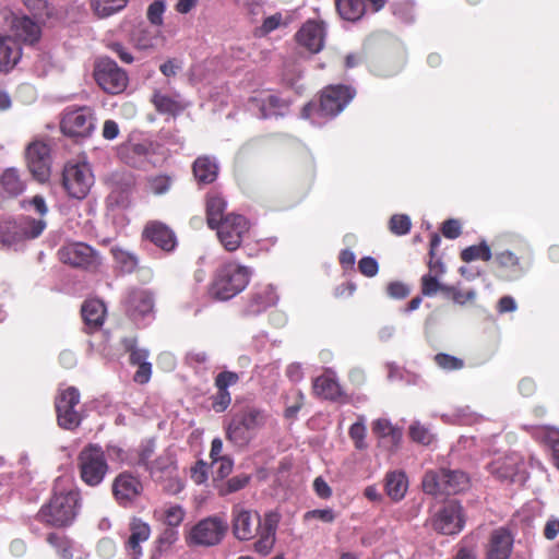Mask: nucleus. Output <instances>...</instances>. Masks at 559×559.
Here are the masks:
<instances>
[{
    "mask_svg": "<svg viewBox=\"0 0 559 559\" xmlns=\"http://www.w3.org/2000/svg\"><path fill=\"white\" fill-rule=\"evenodd\" d=\"M231 516L233 533L237 539L250 540L257 537L253 545L254 551L261 556L271 554L277 528V520L274 514L269 513L261 520L257 512L236 504L233 508Z\"/></svg>",
    "mask_w": 559,
    "mask_h": 559,
    "instance_id": "f257e3e1",
    "label": "nucleus"
},
{
    "mask_svg": "<svg viewBox=\"0 0 559 559\" xmlns=\"http://www.w3.org/2000/svg\"><path fill=\"white\" fill-rule=\"evenodd\" d=\"M24 209H33L40 215L39 218L31 216H21L16 222H0V242L4 246L12 247L19 242L39 237L45 230L47 224L43 216L48 212L45 199L35 195L31 200L22 202Z\"/></svg>",
    "mask_w": 559,
    "mask_h": 559,
    "instance_id": "f03ea898",
    "label": "nucleus"
},
{
    "mask_svg": "<svg viewBox=\"0 0 559 559\" xmlns=\"http://www.w3.org/2000/svg\"><path fill=\"white\" fill-rule=\"evenodd\" d=\"M64 481V479L56 481L52 498L38 513L40 521L53 526H66L72 523L79 509V492L70 485L63 486Z\"/></svg>",
    "mask_w": 559,
    "mask_h": 559,
    "instance_id": "7ed1b4c3",
    "label": "nucleus"
},
{
    "mask_svg": "<svg viewBox=\"0 0 559 559\" xmlns=\"http://www.w3.org/2000/svg\"><path fill=\"white\" fill-rule=\"evenodd\" d=\"M251 272L235 262L222 265L212 282L210 295L217 300H228L241 293L248 285Z\"/></svg>",
    "mask_w": 559,
    "mask_h": 559,
    "instance_id": "20e7f679",
    "label": "nucleus"
},
{
    "mask_svg": "<svg viewBox=\"0 0 559 559\" xmlns=\"http://www.w3.org/2000/svg\"><path fill=\"white\" fill-rule=\"evenodd\" d=\"M269 420V415L258 408H248L235 415L226 428V438L238 448L247 447Z\"/></svg>",
    "mask_w": 559,
    "mask_h": 559,
    "instance_id": "39448f33",
    "label": "nucleus"
},
{
    "mask_svg": "<svg viewBox=\"0 0 559 559\" xmlns=\"http://www.w3.org/2000/svg\"><path fill=\"white\" fill-rule=\"evenodd\" d=\"M228 530L225 518L211 515L198 521L186 535L189 546L213 547L222 543Z\"/></svg>",
    "mask_w": 559,
    "mask_h": 559,
    "instance_id": "423d86ee",
    "label": "nucleus"
},
{
    "mask_svg": "<svg viewBox=\"0 0 559 559\" xmlns=\"http://www.w3.org/2000/svg\"><path fill=\"white\" fill-rule=\"evenodd\" d=\"M62 183L69 197L84 199L94 185V174L85 159L70 160L64 165Z\"/></svg>",
    "mask_w": 559,
    "mask_h": 559,
    "instance_id": "0eeeda50",
    "label": "nucleus"
},
{
    "mask_svg": "<svg viewBox=\"0 0 559 559\" xmlns=\"http://www.w3.org/2000/svg\"><path fill=\"white\" fill-rule=\"evenodd\" d=\"M469 485L468 476L462 471H429L423 479V488L429 495H456Z\"/></svg>",
    "mask_w": 559,
    "mask_h": 559,
    "instance_id": "6e6552de",
    "label": "nucleus"
},
{
    "mask_svg": "<svg viewBox=\"0 0 559 559\" xmlns=\"http://www.w3.org/2000/svg\"><path fill=\"white\" fill-rule=\"evenodd\" d=\"M78 466L81 479L91 487L102 484L108 472L104 451L96 444H88L80 452Z\"/></svg>",
    "mask_w": 559,
    "mask_h": 559,
    "instance_id": "1a4fd4ad",
    "label": "nucleus"
},
{
    "mask_svg": "<svg viewBox=\"0 0 559 559\" xmlns=\"http://www.w3.org/2000/svg\"><path fill=\"white\" fill-rule=\"evenodd\" d=\"M94 76L97 84L109 94H119L127 87L128 76L109 58H100L95 64Z\"/></svg>",
    "mask_w": 559,
    "mask_h": 559,
    "instance_id": "9d476101",
    "label": "nucleus"
},
{
    "mask_svg": "<svg viewBox=\"0 0 559 559\" xmlns=\"http://www.w3.org/2000/svg\"><path fill=\"white\" fill-rule=\"evenodd\" d=\"M58 255L62 263L85 270H96L102 263L98 252L83 242H72L61 247Z\"/></svg>",
    "mask_w": 559,
    "mask_h": 559,
    "instance_id": "9b49d317",
    "label": "nucleus"
},
{
    "mask_svg": "<svg viewBox=\"0 0 559 559\" xmlns=\"http://www.w3.org/2000/svg\"><path fill=\"white\" fill-rule=\"evenodd\" d=\"M215 229L223 247L228 251H235L249 231V222L242 215L231 213L226 215Z\"/></svg>",
    "mask_w": 559,
    "mask_h": 559,
    "instance_id": "f8f14e48",
    "label": "nucleus"
},
{
    "mask_svg": "<svg viewBox=\"0 0 559 559\" xmlns=\"http://www.w3.org/2000/svg\"><path fill=\"white\" fill-rule=\"evenodd\" d=\"M80 404L79 391L70 386L60 391L56 397L58 424L66 429H73L81 423L82 416L78 406Z\"/></svg>",
    "mask_w": 559,
    "mask_h": 559,
    "instance_id": "ddd939ff",
    "label": "nucleus"
},
{
    "mask_svg": "<svg viewBox=\"0 0 559 559\" xmlns=\"http://www.w3.org/2000/svg\"><path fill=\"white\" fill-rule=\"evenodd\" d=\"M489 472L499 479L524 484L526 480L525 464L521 455L510 453L496 457L489 465Z\"/></svg>",
    "mask_w": 559,
    "mask_h": 559,
    "instance_id": "4468645a",
    "label": "nucleus"
},
{
    "mask_svg": "<svg viewBox=\"0 0 559 559\" xmlns=\"http://www.w3.org/2000/svg\"><path fill=\"white\" fill-rule=\"evenodd\" d=\"M95 128L93 112L90 108L67 109L61 120V130L74 138L88 136Z\"/></svg>",
    "mask_w": 559,
    "mask_h": 559,
    "instance_id": "2eb2a0df",
    "label": "nucleus"
},
{
    "mask_svg": "<svg viewBox=\"0 0 559 559\" xmlns=\"http://www.w3.org/2000/svg\"><path fill=\"white\" fill-rule=\"evenodd\" d=\"M355 91L344 85H332L326 87L320 99L318 111L325 117H335L354 98Z\"/></svg>",
    "mask_w": 559,
    "mask_h": 559,
    "instance_id": "dca6fc26",
    "label": "nucleus"
},
{
    "mask_svg": "<svg viewBox=\"0 0 559 559\" xmlns=\"http://www.w3.org/2000/svg\"><path fill=\"white\" fill-rule=\"evenodd\" d=\"M26 163L33 177L39 182H45L50 176V150L39 140L28 144L26 148Z\"/></svg>",
    "mask_w": 559,
    "mask_h": 559,
    "instance_id": "f3484780",
    "label": "nucleus"
},
{
    "mask_svg": "<svg viewBox=\"0 0 559 559\" xmlns=\"http://www.w3.org/2000/svg\"><path fill=\"white\" fill-rule=\"evenodd\" d=\"M431 525L433 530L444 535L461 532L464 525L461 506L455 501L447 503L432 516Z\"/></svg>",
    "mask_w": 559,
    "mask_h": 559,
    "instance_id": "a211bd4d",
    "label": "nucleus"
},
{
    "mask_svg": "<svg viewBox=\"0 0 559 559\" xmlns=\"http://www.w3.org/2000/svg\"><path fill=\"white\" fill-rule=\"evenodd\" d=\"M112 495L121 506L132 503L143 491V484L138 476L122 472L112 481Z\"/></svg>",
    "mask_w": 559,
    "mask_h": 559,
    "instance_id": "6ab92c4d",
    "label": "nucleus"
},
{
    "mask_svg": "<svg viewBox=\"0 0 559 559\" xmlns=\"http://www.w3.org/2000/svg\"><path fill=\"white\" fill-rule=\"evenodd\" d=\"M129 537L126 542V551L129 559H141L143 555L142 544L151 536V526L141 519H132L129 524Z\"/></svg>",
    "mask_w": 559,
    "mask_h": 559,
    "instance_id": "aec40b11",
    "label": "nucleus"
},
{
    "mask_svg": "<svg viewBox=\"0 0 559 559\" xmlns=\"http://www.w3.org/2000/svg\"><path fill=\"white\" fill-rule=\"evenodd\" d=\"M325 28L321 22L308 21L296 34V39L300 46L308 51L317 53L324 46Z\"/></svg>",
    "mask_w": 559,
    "mask_h": 559,
    "instance_id": "412c9836",
    "label": "nucleus"
},
{
    "mask_svg": "<svg viewBox=\"0 0 559 559\" xmlns=\"http://www.w3.org/2000/svg\"><path fill=\"white\" fill-rule=\"evenodd\" d=\"M313 393L324 400L342 401L345 393L340 385L335 372L326 369L322 376L317 377L312 384Z\"/></svg>",
    "mask_w": 559,
    "mask_h": 559,
    "instance_id": "4be33fe9",
    "label": "nucleus"
},
{
    "mask_svg": "<svg viewBox=\"0 0 559 559\" xmlns=\"http://www.w3.org/2000/svg\"><path fill=\"white\" fill-rule=\"evenodd\" d=\"M513 548V536L504 528L495 530L489 538L486 556L487 559H509Z\"/></svg>",
    "mask_w": 559,
    "mask_h": 559,
    "instance_id": "5701e85b",
    "label": "nucleus"
},
{
    "mask_svg": "<svg viewBox=\"0 0 559 559\" xmlns=\"http://www.w3.org/2000/svg\"><path fill=\"white\" fill-rule=\"evenodd\" d=\"M144 236L155 246L165 251H171L177 245L174 231L165 224L159 222H151L145 226Z\"/></svg>",
    "mask_w": 559,
    "mask_h": 559,
    "instance_id": "b1692460",
    "label": "nucleus"
},
{
    "mask_svg": "<svg viewBox=\"0 0 559 559\" xmlns=\"http://www.w3.org/2000/svg\"><path fill=\"white\" fill-rule=\"evenodd\" d=\"M251 106L259 109L262 118L283 115L287 104L276 95L263 92L251 98Z\"/></svg>",
    "mask_w": 559,
    "mask_h": 559,
    "instance_id": "393cba45",
    "label": "nucleus"
},
{
    "mask_svg": "<svg viewBox=\"0 0 559 559\" xmlns=\"http://www.w3.org/2000/svg\"><path fill=\"white\" fill-rule=\"evenodd\" d=\"M153 297L146 290H133L128 298V313L139 321L150 316L153 311Z\"/></svg>",
    "mask_w": 559,
    "mask_h": 559,
    "instance_id": "a878e982",
    "label": "nucleus"
},
{
    "mask_svg": "<svg viewBox=\"0 0 559 559\" xmlns=\"http://www.w3.org/2000/svg\"><path fill=\"white\" fill-rule=\"evenodd\" d=\"M21 56V46L13 37H0V72L12 70L20 61Z\"/></svg>",
    "mask_w": 559,
    "mask_h": 559,
    "instance_id": "bb28decb",
    "label": "nucleus"
},
{
    "mask_svg": "<svg viewBox=\"0 0 559 559\" xmlns=\"http://www.w3.org/2000/svg\"><path fill=\"white\" fill-rule=\"evenodd\" d=\"M12 31L16 37L26 44H35L41 36L40 26L27 16L15 17Z\"/></svg>",
    "mask_w": 559,
    "mask_h": 559,
    "instance_id": "cd10ccee",
    "label": "nucleus"
},
{
    "mask_svg": "<svg viewBox=\"0 0 559 559\" xmlns=\"http://www.w3.org/2000/svg\"><path fill=\"white\" fill-rule=\"evenodd\" d=\"M81 311L84 323L90 330H96L102 326L106 316V307L102 300H86Z\"/></svg>",
    "mask_w": 559,
    "mask_h": 559,
    "instance_id": "c85d7f7f",
    "label": "nucleus"
},
{
    "mask_svg": "<svg viewBox=\"0 0 559 559\" xmlns=\"http://www.w3.org/2000/svg\"><path fill=\"white\" fill-rule=\"evenodd\" d=\"M152 102L157 111L173 116L181 112L187 107V104L178 94L168 95L159 91L153 94Z\"/></svg>",
    "mask_w": 559,
    "mask_h": 559,
    "instance_id": "c756f323",
    "label": "nucleus"
},
{
    "mask_svg": "<svg viewBox=\"0 0 559 559\" xmlns=\"http://www.w3.org/2000/svg\"><path fill=\"white\" fill-rule=\"evenodd\" d=\"M25 183L15 168L5 169L0 176V198H13L21 194Z\"/></svg>",
    "mask_w": 559,
    "mask_h": 559,
    "instance_id": "7c9ffc66",
    "label": "nucleus"
},
{
    "mask_svg": "<svg viewBox=\"0 0 559 559\" xmlns=\"http://www.w3.org/2000/svg\"><path fill=\"white\" fill-rule=\"evenodd\" d=\"M193 174L199 182H213L218 174V166L216 160L209 156H202L197 158L193 164Z\"/></svg>",
    "mask_w": 559,
    "mask_h": 559,
    "instance_id": "2f4dec72",
    "label": "nucleus"
},
{
    "mask_svg": "<svg viewBox=\"0 0 559 559\" xmlns=\"http://www.w3.org/2000/svg\"><path fill=\"white\" fill-rule=\"evenodd\" d=\"M152 477L156 481L163 480L165 475L176 472L175 457L170 451H164L156 460L151 462L147 467Z\"/></svg>",
    "mask_w": 559,
    "mask_h": 559,
    "instance_id": "473e14b6",
    "label": "nucleus"
},
{
    "mask_svg": "<svg viewBox=\"0 0 559 559\" xmlns=\"http://www.w3.org/2000/svg\"><path fill=\"white\" fill-rule=\"evenodd\" d=\"M132 40L138 49L147 50L158 46L164 37L157 28H139L134 32Z\"/></svg>",
    "mask_w": 559,
    "mask_h": 559,
    "instance_id": "72a5a7b5",
    "label": "nucleus"
},
{
    "mask_svg": "<svg viewBox=\"0 0 559 559\" xmlns=\"http://www.w3.org/2000/svg\"><path fill=\"white\" fill-rule=\"evenodd\" d=\"M226 201L217 193H211L206 201V219L210 228H216L225 216Z\"/></svg>",
    "mask_w": 559,
    "mask_h": 559,
    "instance_id": "f704fd0d",
    "label": "nucleus"
},
{
    "mask_svg": "<svg viewBox=\"0 0 559 559\" xmlns=\"http://www.w3.org/2000/svg\"><path fill=\"white\" fill-rule=\"evenodd\" d=\"M372 431L381 439H389V441L396 445L402 439V430L393 426L386 418H379L372 423Z\"/></svg>",
    "mask_w": 559,
    "mask_h": 559,
    "instance_id": "c9c22d12",
    "label": "nucleus"
},
{
    "mask_svg": "<svg viewBox=\"0 0 559 559\" xmlns=\"http://www.w3.org/2000/svg\"><path fill=\"white\" fill-rule=\"evenodd\" d=\"M340 15L347 21L359 20L366 11L365 0H336Z\"/></svg>",
    "mask_w": 559,
    "mask_h": 559,
    "instance_id": "e433bc0d",
    "label": "nucleus"
},
{
    "mask_svg": "<svg viewBox=\"0 0 559 559\" xmlns=\"http://www.w3.org/2000/svg\"><path fill=\"white\" fill-rule=\"evenodd\" d=\"M407 487V479L404 473L393 472L386 476V492L393 500H401L404 497Z\"/></svg>",
    "mask_w": 559,
    "mask_h": 559,
    "instance_id": "4c0bfd02",
    "label": "nucleus"
},
{
    "mask_svg": "<svg viewBox=\"0 0 559 559\" xmlns=\"http://www.w3.org/2000/svg\"><path fill=\"white\" fill-rule=\"evenodd\" d=\"M128 0H91V7L99 17L110 16L122 10Z\"/></svg>",
    "mask_w": 559,
    "mask_h": 559,
    "instance_id": "58836bf2",
    "label": "nucleus"
},
{
    "mask_svg": "<svg viewBox=\"0 0 559 559\" xmlns=\"http://www.w3.org/2000/svg\"><path fill=\"white\" fill-rule=\"evenodd\" d=\"M350 439L353 440L355 448L357 450L367 449L368 444L366 442L367 436V427H366V418L362 415L358 416L356 423H354L348 431Z\"/></svg>",
    "mask_w": 559,
    "mask_h": 559,
    "instance_id": "ea45409f",
    "label": "nucleus"
},
{
    "mask_svg": "<svg viewBox=\"0 0 559 559\" xmlns=\"http://www.w3.org/2000/svg\"><path fill=\"white\" fill-rule=\"evenodd\" d=\"M491 257V250L485 241L478 246L467 247L461 253V258L465 262H471L474 260L489 261Z\"/></svg>",
    "mask_w": 559,
    "mask_h": 559,
    "instance_id": "a19ab883",
    "label": "nucleus"
},
{
    "mask_svg": "<svg viewBox=\"0 0 559 559\" xmlns=\"http://www.w3.org/2000/svg\"><path fill=\"white\" fill-rule=\"evenodd\" d=\"M111 253L123 272L130 273L135 270L138 258L133 253L118 247H112Z\"/></svg>",
    "mask_w": 559,
    "mask_h": 559,
    "instance_id": "79ce46f5",
    "label": "nucleus"
},
{
    "mask_svg": "<svg viewBox=\"0 0 559 559\" xmlns=\"http://www.w3.org/2000/svg\"><path fill=\"white\" fill-rule=\"evenodd\" d=\"M186 516V511L179 504H169L163 510L162 520L170 527L179 526Z\"/></svg>",
    "mask_w": 559,
    "mask_h": 559,
    "instance_id": "37998d69",
    "label": "nucleus"
},
{
    "mask_svg": "<svg viewBox=\"0 0 559 559\" xmlns=\"http://www.w3.org/2000/svg\"><path fill=\"white\" fill-rule=\"evenodd\" d=\"M409 437L413 441L424 445L430 444L433 440V435L430 429L419 421H414L409 426Z\"/></svg>",
    "mask_w": 559,
    "mask_h": 559,
    "instance_id": "c03bdc74",
    "label": "nucleus"
},
{
    "mask_svg": "<svg viewBox=\"0 0 559 559\" xmlns=\"http://www.w3.org/2000/svg\"><path fill=\"white\" fill-rule=\"evenodd\" d=\"M173 183L171 177L167 175H157L147 179V189L150 192L160 195L168 192Z\"/></svg>",
    "mask_w": 559,
    "mask_h": 559,
    "instance_id": "a18cd8bd",
    "label": "nucleus"
},
{
    "mask_svg": "<svg viewBox=\"0 0 559 559\" xmlns=\"http://www.w3.org/2000/svg\"><path fill=\"white\" fill-rule=\"evenodd\" d=\"M336 519V513L331 508L314 509L307 511L304 514V521L310 523L311 521H320L323 523H332Z\"/></svg>",
    "mask_w": 559,
    "mask_h": 559,
    "instance_id": "49530a36",
    "label": "nucleus"
},
{
    "mask_svg": "<svg viewBox=\"0 0 559 559\" xmlns=\"http://www.w3.org/2000/svg\"><path fill=\"white\" fill-rule=\"evenodd\" d=\"M390 230L397 236L406 235L412 226L411 218L405 214H395L389 222Z\"/></svg>",
    "mask_w": 559,
    "mask_h": 559,
    "instance_id": "de8ad7c7",
    "label": "nucleus"
},
{
    "mask_svg": "<svg viewBox=\"0 0 559 559\" xmlns=\"http://www.w3.org/2000/svg\"><path fill=\"white\" fill-rule=\"evenodd\" d=\"M166 10V2L164 0H155L147 8V19L154 26H160L164 22L163 15Z\"/></svg>",
    "mask_w": 559,
    "mask_h": 559,
    "instance_id": "09e8293b",
    "label": "nucleus"
},
{
    "mask_svg": "<svg viewBox=\"0 0 559 559\" xmlns=\"http://www.w3.org/2000/svg\"><path fill=\"white\" fill-rule=\"evenodd\" d=\"M447 288L439 283L437 275L428 273L421 277V292L425 296H432L439 290L447 292Z\"/></svg>",
    "mask_w": 559,
    "mask_h": 559,
    "instance_id": "8fccbe9b",
    "label": "nucleus"
},
{
    "mask_svg": "<svg viewBox=\"0 0 559 559\" xmlns=\"http://www.w3.org/2000/svg\"><path fill=\"white\" fill-rule=\"evenodd\" d=\"M47 542L57 549L62 559H70L72 557L70 542L62 536L58 534H49Z\"/></svg>",
    "mask_w": 559,
    "mask_h": 559,
    "instance_id": "3c124183",
    "label": "nucleus"
},
{
    "mask_svg": "<svg viewBox=\"0 0 559 559\" xmlns=\"http://www.w3.org/2000/svg\"><path fill=\"white\" fill-rule=\"evenodd\" d=\"M249 483V476L237 475L228 479L218 490L221 496H227L242 489Z\"/></svg>",
    "mask_w": 559,
    "mask_h": 559,
    "instance_id": "603ef678",
    "label": "nucleus"
},
{
    "mask_svg": "<svg viewBox=\"0 0 559 559\" xmlns=\"http://www.w3.org/2000/svg\"><path fill=\"white\" fill-rule=\"evenodd\" d=\"M436 364L444 370H457L463 368L464 362L460 358L447 354H438L435 357Z\"/></svg>",
    "mask_w": 559,
    "mask_h": 559,
    "instance_id": "864d4df0",
    "label": "nucleus"
},
{
    "mask_svg": "<svg viewBox=\"0 0 559 559\" xmlns=\"http://www.w3.org/2000/svg\"><path fill=\"white\" fill-rule=\"evenodd\" d=\"M162 481L164 483V490L170 495L179 493L185 487L183 481L176 475V472L165 475Z\"/></svg>",
    "mask_w": 559,
    "mask_h": 559,
    "instance_id": "5fc2aeb1",
    "label": "nucleus"
},
{
    "mask_svg": "<svg viewBox=\"0 0 559 559\" xmlns=\"http://www.w3.org/2000/svg\"><path fill=\"white\" fill-rule=\"evenodd\" d=\"M231 397L228 390L217 389L213 397L212 407L216 413H222L230 405Z\"/></svg>",
    "mask_w": 559,
    "mask_h": 559,
    "instance_id": "6e6d98bb",
    "label": "nucleus"
},
{
    "mask_svg": "<svg viewBox=\"0 0 559 559\" xmlns=\"http://www.w3.org/2000/svg\"><path fill=\"white\" fill-rule=\"evenodd\" d=\"M239 381V376L233 371H223L217 374L215 385L217 389L227 390Z\"/></svg>",
    "mask_w": 559,
    "mask_h": 559,
    "instance_id": "4d7b16f0",
    "label": "nucleus"
},
{
    "mask_svg": "<svg viewBox=\"0 0 559 559\" xmlns=\"http://www.w3.org/2000/svg\"><path fill=\"white\" fill-rule=\"evenodd\" d=\"M358 269L365 276L372 277L377 275L379 265L376 259L371 257H365L358 262Z\"/></svg>",
    "mask_w": 559,
    "mask_h": 559,
    "instance_id": "13d9d810",
    "label": "nucleus"
},
{
    "mask_svg": "<svg viewBox=\"0 0 559 559\" xmlns=\"http://www.w3.org/2000/svg\"><path fill=\"white\" fill-rule=\"evenodd\" d=\"M409 294V288L401 282H392L388 285V295L394 299H403Z\"/></svg>",
    "mask_w": 559,
    "mask_h": 559,
    "instance_id": "bf43d9fd",
    "label": "nucleus"
},
{
    "mask_svg": "<svg viewBox=\"0 0 559 559\" xmlns=\"http://www.w3.org/2000/svg\"><path fill=\"white\" fill-rule=\"evenodd\" d=\"M496 260L503 267L514 269L519 266V258L511 251L498 253Z\"/></svg>",
    "mask_w": 559,
    "mask_h": 559,
    "instance_id": "052dcab7",
    "label": "nucleus"
},
{
    "mask_svg": "<svg viewBox=\"0 0 559 559\" xmlns=\"http://www.w3.org/2000/svg\"><path fill=\"white\" fill-rule=\"evenodd\" d=\"M191 478L198 485L203 484L207 479V466L203 461H199L191 467Z\"/></svg>",
    "mask_w": 559,
    "mask_h": 559,
    "instance_id": "680f3d73",
    "label": "nucleus"
},
{
    "mask_svg": "<svg viewBox=\"0 0 559 559\" xmlns=\"http://www.w3.org/2000/svg\"><path fill=\"white\" fill-rule=\"evenodd\" d=\"M263 294L264 296L261 293L257 294V300L260 306L269 307L276 304L277 295L272 286H266Z\"/></svg>",
    "mask_w": 559,
    "mask_h": 559,
    "instance_id": "e2e57ef3",
    "label": "nucleus"
},
{
    "mask_svg": "<svg viewBox=\"0 0 559 559\" xmlns=\"http://www.w3.org/2000/svg\"><path fill=\"white\" fill-rule=\"evenodd\" d=\"M97 551L102 557L109 559L116 552V544L109 538H103L97 545Z\"/></svg>",
    "mask_w": 559,
    "mask_h": 559,
    "instance_id": "0e129e2a",
    "label": "nucleus"
},
{
    "mask_svg": "<svg viewBox=\"0 0 559 559\" xmlns=\"http://www.w3.org/2000/svg\"><path fill=\"white\" fill-rule=\"evenodd\" d=\"M442 234L444 237L455 239L461 234V225L456 219H449L443 223Z\"/></svg>",
    "mask_w": 559,
    "mask_h": 559,
    "instance_id": "69168bd1",
    "label": "nucleus"
},
{
    "mask_svg": "<svg viewBox=\"0 0 559 559\" xmlns=\"http://www.w3.org/2000/svg\"><path fill=\"white\" fill-rule=\"evenodd\" d=\"M313 489L322 499H329L332 496V489L322 477H317L313 481Z\"/></svg>",
    "mask_w": 559,
    "mask_h": 559,
    "instance_id": "338daca9",
    "label": "nucleus"
},
{
    "mask_svg": "<svg viewBox=\"0 0 559 559\" xmlns=\"http://www.w3.org/2000/svg\"><path fill=\"white\" fill-rule=\"evenodd\" d=\"M559 534V519L551 518L549 519L544 527V536L549 539L554 540Z\"/></svg>",
    "mask_w": 559,
    "mask_h": 559,
    "instance_id": "774afa93",
    "label": "nucleus"
}]
</instances>
